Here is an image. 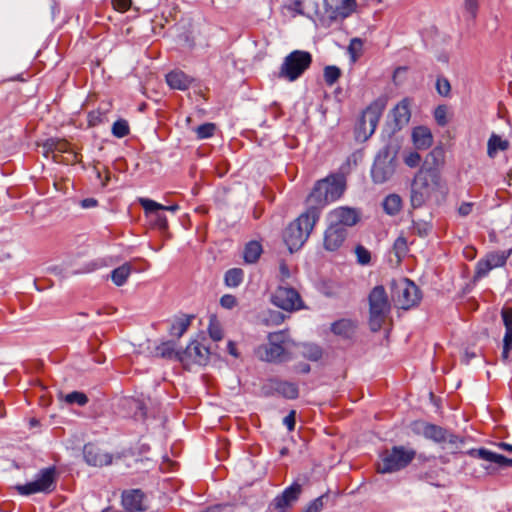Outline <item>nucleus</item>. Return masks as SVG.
Listing matches in <instances>:
<instances>
[{
	"instance_id": "9b49d317",
	"label": "nucleus",
	"mask_w": 512,
	"mask_h": 512,
	"mask_svg": "<svg viewBox=\"0 0 512 512\" xmlns=\"http://www.w3.org/2000/svg\"><path fill=\"white\" fill-rule=\"evenodd\" d=\"M56 486V470L54 467L42 469L34 481L24 485H18L17 490L22 495H31L35 493H49Z\"/></svg>"
},
{
	"instance_id": "6e6d98bb",
	"label": "nucleus",
	"mask_w": 512,
	"mask_h": 512,
	"mask_svg": "<svg viewBox=\"0 0 512 512\" xmlns=\"http://www.w3.org/2000/svg\"><path fill=\"white\" fill-rule=\"evenodd\" d=\"M285 8L293 12V16L304 14L302 0H291L288 4L285 5Z\"/></svg>"
},
{
	"instance_id": "e2e57ef3",
	"label": "nucleus",
	"mask_w": 512,
	"mask_h": 512,
	"mask_svg": "<svg viewBox=\"0 0 512 512\" xmlns=\"http://www.w3.org/2000/svg\"><path fill=\"white\" fill-rule=\"evenodd\" d=\"M281 280L284 281L290 277V270L286 263L282 262L279 266Z\"/></svg>"
},
{
	"instance_id": "4d7b16f0",
	"label": "nucleus",
	"mask_w": 512,
	"mask_h": 512,
	"mask_svg": "<svg viewBox=\"0 0 512 512\" xmlns=\"http://www.w3.org/2000/svg\"><path fill=\"white\" fill-rule=\"evenodd\" d=\"M220 304L226 309H232L236 306L237 300L235 296L231 294H225L221 297Z\"/></svg>"
},
{
	"instance_id": "c85d7f7f",
	"label": "nucleus",
	"mask_w": 512,
	"mask_h": 512,
	"mask_svg": "<svg viewBox=\"0 0 512 512\" xmlns=\"http://www.w3.org/2000/svg\"><path fill=\"white\" fill-rule=\"evenodd\" d=\"M193 316L182 315L177 317L171 323L169 333L172 337L180 338L188 330L191 325Z\"/></svg>"
},
{
	"instance_id": "2eb2a0df",
	"label": "nucleus",
	"mask_w": 512,
	"mask_h": 512,
	"mask_svg": "<svg viewBox=\"0 0 512 512\" xmlns=\"http://www.w3.org/2000/svg\"><path fill=\"white\" fill-rule=\"evenodd\" d=\"M511 250L494 251L488 253L485 258L479 260L476 265V274L478 277L486 276L492 269L502 267L510 257Z\"/></svg>"
},
{
	"instance_id": "13d9d810",
	"label": "nucleus",
	"mask_w": 512,
	"mask_h": 512,
	"mask_svg": "<svg viewBox=\"0 0 512 512\" xmlns=\"http://www.w3.org/2000/svg\"><path fill=\"white\" fill-rule=\"evenodd\" d=\"M131 0H112L113 8L119 12H126L131 7Z\"/></svg>"
},
{
	"instance_id": "5fc2aeb1",
	"label": "nucleus",
	"mask_w": 512,
	"mask_h": 512,
	"mask_svg": "<svg viewBox=\"0 0 512 512\" xmlns=\"http://www.w3.org/2000/svg\"><path fill=\"white\" fill-rule=\"evenodd\" d=\"M421 156L418 152H409L404 157V163L411 168L417 167L420 164Z\"/></svg>"
},
{
	"instance_id": "6e6552de",
	"label": "nucleus",
	"mask_w": 512,
	"mask_h": 512,
	"mask_svg": "<svg viewBox=\"0 0 512 512\" xmlns=\"http://www.w3.org/2000/svg\"><path fill=\"white\" fill-rule=\"evenodd\" d=\"M392 299L401 309H410L421 300L419 288L409 279L403 278L392 284Z\"/></svg>"
},
{
	"instance_id": "423d86ee",
	"label": "nucleus",
	"mask_w": 512,
	"mask_h": 512,
	"mask_svg": "<svg viewBox=\"0 0 512 512\" xmlns=\"http://www.w3.org/2000/svg\"><path fill=\"white\" fill-rule=\"evenodd\" d=\"M312 63V55L308 51L294 50L283 60L279 77L290 82L300 78Z\"/></svg>"
},
{
	"instance_id": "37998d69",
	"label": "nucleus",
	"mask_w": 512,
	"mask_h": 512,
	"mask_svg": "<svg viewBox=\"0 0 512 512\" xmlns=\"http://www.w3.org/2000/svg\"><path fill=\"white\" fill-rule=\"evenodd\" d=\"M208 333L210 338L214 341H220L223 338V330L221 324L215 316L210 318Z\"/></svg>"
},
{
	"instance_id": "a19ab883",
	"label": "nucleus",
	"mask_w": 512,
	"mask_h": 512,
	"mask_svg": "<svg viewBox=\"0 0 512 512\" xmlns=\"http://www.w3.org/2000/svg\"><path fill=\"white\" fill-rule=\"evenodd\" d=\"M130 134V126L127 120L118 119L112 125V135L116 138H124Z\"/></svg>"
},
{
	"instance_id": "ddd939ff",
	"label": "nucleus",
	"mask_w": 512,
	"mask_h": 512,
	"mask_svg": "<svg viewBox=\"0 0 512 512\" xmlns=\"http://www.w3.org/2000/svg\"><path fill=\"white\" fill-rule=\"evenodd\" d=\"M272 303L289 312L303 308V301L298 291L285 286H279L276 289L272 295Z\"/></svg>"
},
{
	"instance_id": "79ce46f5",
	"label": "nucleus",
	"mask_w": 512,
	"mask_h": 512,
	"mask_svg": "<svg viewBox=\"0 0 512 512\" xmlns=\"http://www.w3.org/2000/svg\"><path fill=\"white\" fill-rule=\"evenodd\" d=\"M146 216L150 217L153 224L161 230L168 228V221L166 216L162 213L163 210H156L155 212L144 211Z\"/></svg>"
},
{
	"instance_id": "72a5a7b5",
	"label": "nucleus",
	"mask_w": 512,
	"mask_h": 512,
	"mask_svg": "<svg viewBox=\"0 0 512 512\" xmlns=\"http://www.w3.org/2000/svg\"><path fill=\"white\" fill-rule=\"evenodd\" d=\"M156 354L165 359H176L181 362L182 351H176L171 341L162 342L156 347Z\"/></svg>"
},
{
	"instance_id": "864d4df0",
	"label": "nucleus",
	"mask_w": 512,
	"mask_h": 512,
	"mask_svg": "<svg viewBox=\"0 0 512 512\" xmlns=\"http://www.w3.org/2000/svg\"><path fill=\"white\" fill-rule=\"evenodd\" d=\"M326 497L327 495H321L311 501L304 512H320L324 507V498Z\"/></svg>"
},
{
	"instance_id": "f704fd0d",
	"label": "nucleus",
	"mask_w": 512,
	"mask_h": 512,
	"mask_svg": "<svg viewBox=\"0 0 512 512\" xmlns=\"http://www.w3.org/2000/svg\"><path fill=\"white\" fill-rule=\"evenodd\" d=\"M139 203L144 211L155 212L156 210L176 212L179 209L177 204L165 206L149 198H140Z\"/></svg>"
},
{
	"instance_id": "052dcab7",
	"label": "nucleus",
	"mask_w": 512,
	"mask_h": 512,
	"mask_svg": "<svg viewBox=\"0 0 512 512\" xmlns=\"http://www.w3.org/2000/svg\"><path fill=\"white\" fill-rule=\"evenodd\" d=\"M465 9L473 16H476L478 10V0H464Z\"/></svg>"
},
{
	"instance_id": "4468645a",
	"label": "nucleus",
	"mask_w": 512,
	"mask_h": 512,
	"mask_svg": "<svg viewBox=\"0 0 512 512\" xmlns=\"http://www.w3.org/2000/svg\"><path fill=\"white\" fill-rule=\"evenodd\" d=\"M301 493L302 486L294 482L273 499L269 506L270 510L273 512H287L297 502Z\"/></svg>"
},
{
	"instance_id": "4be33fe9",
	"label": "nucleus",
	"mask_w": 512,
	"mask_h": 512,
	"mask_svg": "<svg viewBox=\"0 0 512 512\" xmlns=\"http://www.w3.org/2000/svg\"><path fill=\"white\" fill-rule=\"evenodd\" d=\"M346 236L345 228H338L337 225L330 224L324 233V248L331 252L338 250L344 243Z\"/></svg>"
},
{
	"instance_id": "7c9ffc66",
	"label": "nucleus",
	"mask_w": 512,
	"mask_h": 512,
	"mask_svg": "<svg viewBox=\"0 0 512 512\" xmlns=\"http://www.w3.org/2000/svg\"><path fill=\"white\" fill-rule=\"evenodd\" d=\"M509 148V142L502 139L499 135L493 133L488 139L487 154L490 158H494L499 151H506Z\"/></svg>"
},
{
	"instance_id": "774afa93",
	"label": "nucleus",
	"mask_w": 512,
	"mask_h": 512,
	"mask_svg": "<svg viewBox=\"0 0 512 512\" xmlns=\"http://www.w3.org/2000/svg\"><path fill=\"white\" fill-rule=\"evenodd\" d=\"M499 447L506 450V451H509V452H512V445L511 444H508V443H505V442H501L499 444Z\"/></svg>"
},
{
	"instance_id": "f8f14e48",
	"label": "nucleus",
	"mask_w": 512,
	"mask_h": 512,
	"mask_svg": "<svg viewBox=\"0 0 512 512\" xmlns=\"http://www.w3.org/2000/svg\"><path fill=\"white\" fill-rule=\"evenodd\" d=\"M56 486V470L54 467L42 469L34 481L24 485H18L17 490L22 495H31L35 493H49Z\"/></svg>"
},
{
	"instance_id": "c756f323",
	"label": "nucleus",
	"mask_w": 512,
	"mask_h": 512,
	"mask_svg": "<svg viewBox=\"0 0 512 512\" xmlns=\"http://www.w3.org/2000/svg\"><path fill=\"white\" fill-rule=\"evenodd\" d=\"M410 105V100L405 98L395 106L394 118L397 125H403L409 122L411 117Z\"/></svg>"
},
{
	"instance_id": "bf43d9fd",
	"label": "nucleus",
	"mask_w": 512,
	"mask_h": 512,
	"mask_svg": "<svg viewBox=\"0 0 512 512\" xmlns=\"http://www.w3.org/2000/svg\"><path fill=\"white\" fill-rule=\"evenodd\" d=\"M295 417L296 412L294 410H291L289 414L283 419V423L289 431H293L295 429Z\"/></svg>"
},
{
	"instance_id": "473e14b6",
	"label": "nucleus",
	"mask_w": 512,
	"mask_h": 512,
	"mask_svg": "<svg viewBox=\"0 0 512 512\" xmlns=\"http://www.w3.org/2000/svg\"><path fill=\"white\" fill-rule=\"evenodd\" d=\"M132 271L131 263L126 262L111 272V279L116 286H122L126 283Z\"/></svg>"
},
{
	"instance_id": "b1692460",
	"label": "nucleus",
	"mask_w": 512,
	"mask_h": 512,
	"mask_svg": "<svg viewBox=\"0 0 512 512\" xmlns=\"http://www.w3.org/2000/svg\"><path fill=\"white\" fill-rule=\"evenodd\" d=\"M501 317L505 327L502 358L507 360L512 350V307H504L501 310Z\"/></svg>"
},
{
	"instance_id": "8fccbe9b",
	"label": "nucleus",
	"mask_w": 512,
	"mask_h": 512,
	"mask_svg": "<svg viewBox=\"0 0 512 512\" xmlns=\"http://www.w3.org/2000/svg\"><path fill=\"white\" fill-rule=\"evenodd\" d=\"M355 254L357 257V262L360 265H368L371 261V253L368 249H366L362 245H357L355 248Z\"/></svg>"
},
{
	"instance_id": "c9c22d12",
	"label": "nucleus",
	"mask_w": 512,
	"mask_h": 512,
	"mask_svg": "<svg viewBox=\"0 0 512 512\" xmlns=\"http://www.w3.org/2000/svg\"><path fill=\"white\" fill-rule=\"evenodd\" d=\"M392 168L384 163H375L371 170L372 179L375 183H383L392 175Z\"/></svg>"
},
{
	"instance_id": "680f3d73",
	"label": "nucleus",
	"mask_w": 512,
	"mask_h": 512,
	"mask_svg": "<svg viewBox=\"0 0 512 512\" xmlns=\"http://www.w3.org/2000/svg\"><path fill=\"white\" fill-rule=\"evenodd\" d=\"M474 204L472 202H463L459 208L458 213L460 216H468L473 210Z\"/></svg>"
},
{
	"instance_id": "3c124183",
	"label": "nucleus",
	"mask_w": 512,
	"mask_h": 512,
	"mask_svg": "<svg viewBox=\"0 0 512 512\" xmlns=\"http://www.w3.org/2000/svg\"><path fill=\"white\" fill-rule=\"evenodd\" d=\"M434 118L439 126L447 125V107L445 105L437 106L434 110Z\"/></svg>"
},
{
	"instance_id": "338daca9",
	"label": "nucleus",
	"mask_w": 512,
	"mask_h": 512,
	"mask_svg": "<svg viewBox=\"0 0 512 512\" xmlns=\"http://www.w3.org/2000/svg\"><path fill=\"white\" fill-rule=\"evenodd\" d=\"M407 70L406 67H398L395 71H394V74H393V80L396 81V78L398 77V75H400L401 73H405Z\"/></svg>"
},
{
	"instance_id": "bb28decb",
	"label": "nucleus",
	"mask_w": 512,
	"mask_h": 512,
	"mask_svg": "<svg viewBox=\"0 0 512 512\" xmlns=\"http://www.w3.org/2000/svg\"><path fill=\"white\" fill-rule=\"evenodd\" d=\"M111 111V104H101L97 109L92 110L87 115L88 127H96L108 122V114Z\"/></svg>"
},
{
	"instance_id": "e433bc0d",
	"label": "nucleus",
	"mask_w": 512,
	"mask_h": 512,
	"mask_svg": "<svg viewBox=\"0 0 512 512\" xmlns=\"http://www.w3.org/2000/svg\"><path fill=\"white\" fill-rule=\"evenodd\" d=\"M262 253V246L257 241H250L246 244L243 252L244 261L246 263H255Z\"/></svg>"
},
{
	"instance_id": "58836bf2",
	"label": "nucleus",
	"mask_w": 512,
	"mask_h": 512,
	"mask_svg": "<svg viewBox=\"0 0 512 512\" xmlns=\"http://www.w3.org/2000/svg\"><path fill=\"white\" fill-rule=\"evenodd\" d=\"M243 277H244V272L242 269L232 268V269H229L225 273L224 282H225L226 286H228L230 288H235V287H238L242 283Z\"/></svg>"
},
{
	"instance_id": "393cba45",
	"label": "nucleus",
	"mask_w": 512,
	"mask_h": 512,
	"mask_svg": "<svg viewBox=\"0 0 512 512\" xmlns=\"http://www.w3.org/2000/svg\"><path fill=\"white\" fill-rule=\"evenodd\" d=\"M193 77L179 69H174L166 74V82L171 89L185 91L193 83Z\"/></svg>"
},
{
	"instance_id": "5701e85b",
	"label": "nucleus",
	"mask_w": 512,
	"mask_h": 512,
	"mask_svg": "<svg viewBox=\"0 0 512 512\" xmlns=\"http://www.w3.org/2000/svg\"><path fill=\"white\" fill-rule=\"evenodd\" d=\"M466 453L471 457L479 458L487 462L494 463L501 468L512 467V459L507 458L506 456H503L501 454L492 452L486 448H472L468 450Z\"/></svg>"
},
{
	"instance_id": "4c0bfd02",
	"label": "nucleus",
	"mask_w": 512,
	"mask_h": 512,
	"mask_svg": "<svg viewBox=\"0 0 512 512\" xmlns=\"http://www.w3.org/2000/svg\"><path fill=\"white\" fill-rule=\"evenodd\" d=\"M382 206L388 215H396L401 210L402 199L397 194H390L384 199Z\"/></svg>"
},
{
	"instance_id": "09e8293b",
	"label": "nucleus",
	"mask_w": 512,
	"mask_h": 512,
	"mask_svg": "<svg viewBox=\"0 0 512 512\" xmlns=\"http://www.w3.org/2000/svg\"><path fill=\"white\" fill-rule=\"evenodd\" d=\"M216 126L213 123H204L197 127L196 134L199 139H207L214 135Z\"/></svg>"
},
{
	"instance_id": "f257e3e1",
	"label": "nucleus",
	"mask_w": 512,
	"mask_h": 512,
	"mask_svg": "<svg viewBox=\"0 0 512 512\" xmlns=\"http://www.w3.org/2000/svg\"><path fill=\"white\" fill-rule=\"evenodd\" d=\"M443 161V151L433 149L425 164L414 176L411 184V204L414 208L423 206L440 188L441 176L438 166Z\"/></svg>"
},
{
	"instance_id": "f03ea898",
	"label": "nucleus",
	"mask_w": 512,
	"mask_h": 512,
	"mask_svg": "<svg viewBox=\"0 0 512 512\" xmlns=\"http://www.w3.org/2000/svg\"><path fill=\"white\" fill-rule=\"evenodd\" d=\"M346 189L345 177L341 174H330L318 180L306 199V207L320 217L322 210L331 202L338 200Z\"/></svg>"
},
{
	"instance_id": "c03bdc74",
	"label": "nucleus",
	"mask_w": 512,
	"mask_h": 512,
	"mask_svg": "<svg viewBox=\"0 0 512 512\" xmlns=\"http://www.w3.org/2000/svg\"><path fill=\"white\" fill-rule=\"evenodd\" d=\"M341 76V70L337 66H326L324 68V80L327 85L332 86Z\"/></svg>"
},
{
	"instance_id": "49530a36",
	"label": "nucleus",
	"mask_w": 512,
	"mask_h": 512,
	"mask_svg": "<svg viewBox=\"0 0 512 512\" xmlns=\"http://www.w3.org/2000/svg\"><path fill=\"white\" fill-rule=\"evenodd\" d=\"M393 250L398 260H401L408 252L407 240L404 237H398L394 242Z\"/></svg>"
},
{
	"instance_id": "7ed1b4c3",
	"label": "nucleus",
	"mask_w": 512,
	"mask_h": 512,
	"mask_svg": "<svg viewBox=\"0 0 512 512\" xmlns=\"http://www.w3.org/2000/svg\"><path fill=\"white\" fill-rule=\"evenodd\" d=\"M320 217L317 212L306 207L284 230L283 239L290 252L299 250L308 240Z\"/></svg>"
},
{
	"instance_id": "ea45409f",
	"label": "nucleus",
	"mask_w": 512,
	"mask_h": 512,
	"mask_svg": "<svg viewBox=\"0 0 512 512\" xmlns=\"http://www.w3.org/2000/svg\"><path fill=\"white\" fill-rule=\"evenodd\" d=\"M363 41L360 38L351 39L348 46V54L352 63H355L363 54Z\"/></svg>"
},
{
	"instance_id": "2f4dec72",
	"label": "nucleus",
	"mask_w": 512,
	"mask_h": 512,
	"mask_svg": "<svg viewBox=\"0 0 512 512\" xmlns=\"http://www.w3.org/2000/svg\"><path fill=\"white\" fill-rule=\"evenodd\" d=\"M355 323L348 319H341L332 324L331 330L334 334L344 338H350L355 332Z\"/></svg>"
},
{
	"instance_id": "0e129e2a",
	"label": "nucleus",
	"mask_w": 512,
	"mask_h": 512,
	"mask_svg": "<svg viewBox=\"0 0 512 512\" xmlns=\"http://www.w3.org/2000/svg\"><path fill=\"white\" fill-rule=\"evenodd\" d=\"M227 351L233 357H235V358L239 357V353H238V350L236 348L235 342H233V341H229L228 342V344H227Z\"/></svg>"
},
{
	"instance_id": "a211bd4d",
	"label": "nucleus",
	"mask_w": 512,
	"mask_h": 512,
	"mask_svg": "<svg viewBox=\"0 0 512 512\" xmlns=\"http://www.w3.org/2000/svg\"><path fill=\"white\" fill-rule=\"evenodd\" d=\"M330 224L337 225L338 228L354 226L360 219L359 212L350 207L341 206L335 208L329 213Z\"/></svg>"
},
{
	"instance_id": "412c9836",
	"label": "nucleus",
	"mask_w": 512,
	"mask_h": 512,
	"mask_svg": "<svg viewBox=\"0 0 512 512\" xmlns=\"http://www.w3.org/2000/svg\"><path fill=\"white\" fill-rule=\"evenodd\" d=\"M83 455L86 463L90 466L102 467L112 463L111 454L91 443L84 446Z\"/></svg>"
},
{
	"instance_id": "dca6fc26",
	"label": "nucleus",
	"mask_w": 512,
	"mask_h": 512,
	"mask_svg": "<svg viewBox=\"0 0 512 512\" xmlns=\"http://www.w3.org/2000/svg\"><path fill=\"white\" fill-rule=\"evenodd\" d=\"M208 359L209 349L198 341H191L181 355V363L185 366L190 364L205 365Z\"/></svg>"
},
{
	"instance_id": "0eeeda50",
	"label": "nucleus",
	"mask_w": 512,
	"mask_h": 512,
	"mask_svg": "<svg viewBox=\"0 0 512 512\" xmlns=\"http://www.w3.org/2000/svg\"><path fill=\"white\" fill-rule=\"evenodd\" d=\"M386 102L384 99L374 100L362 112L356 127V134L358 139L367 140L375 132L378 122L385 109Z\"/></svg>"
},
{
	"instance_id": "de8ad7c7",
	"label": "nucleus",
	"mask_w": 512,
	"mask_h": 512,
	"mask_svg": "<svg viewBox=\"0 0 512 512\" xmlns=\"http://www.w3.org/2000/svg\"><path fill=\"white\" fill-rule=\"evenodd\" d=\"M65 401L68 404H78L79 406H84L88 402V397L82 392L73 391L65 396Z\"/></svg>"
},
{
	"instance_id": "39448f33",
	"label": "nucleus",
	"mask_w": 512,
	"mask_h": 512,
	"mask_svg": "<svg viewBox=\"0 0 512 512\" xmlns=\"http://www.w3.org/2000/svg\"><path fill=\"white\" fill-rule=\"evenodd\" d=\"M268 343L255 349L256 357L265 362H280L284 360L289 335L286 331H277L268 334Z\"/></svg>"
},
{
	"instance_id": "6ab92c4d",
	"label": "nucleus",
	"mask_w": 512,
	"mask_h": 512,
	"mask_svg": "<svg viewBox=\"0 0 512 512\" xmlns=\"http://www.w3.org/2000/svg\"><path fill=\"white\" fill-rule=\"evenodd\" d=\"M326 11L331 19H344L356 10V0H324Z\"/></svg>"
},
{
	"instance_id": "20e7f679",
	"label": "nucleus",
	"mask_w": 512,
	"mask_h": 512,
	"mask_svg": "<svg viewBox=\"0 0 512 512\" xmlns=\"http://www.w3.org/2000/svg\"><path fill=\"white\" fill-rule=\"evenodd\" d=\"M369 300V325L373 332L379 331L391 310L385 288L381 285L375 286L368 297Z\"/></svg>"
},
{
	"instance_id": "9d476101",
	"label": "nucleus",
	"mask_w": 512,
	"mask_h": 512,
	"mask_svg": "<svg viewBox=\"0 0 512 512\" xmlns=\"http://www.w3.org/2000/svg\"><path fill=\"white\" fill-rule=\"evenodd\" d=\"M46 154L51 153L55 162L72 164L80 161V155L66 139L49 138L44 144Z\"/></svg>"
},
{
	"instance_id": "cd10ccee",
	"label": "nucleus",
	"mask_w": 512,
	"mask_h": 512,
	"mask_svg": "<svg viewBox=\"0 0 512 512\" xmlns=\"http://www.w3.org/2000/svg\"><path fill=\"white\" fill-rule=\"evenodd\" d=\"M272 388L287 399H296L299 395L298 386L288 381H272Z\"/></svg>"
},
{
	"instance_id": "69168bd1",
	"label": "nucleus",
	"mask_w": 512,
	"mask_h": 512,
	"mask_svg": "<svg viewBox=\"0 0 512 512\" xmlns=\"http://www.w3.org/2000/svg\"><path fill=\"white\" fill-rule=\"evenodd\" d=\"M96 204H97V201L95 199H92V198L85 199L82 202L83 207H86V208L87 207L95 206Z\"/></svg>"
},
{
	"instance_id": "1a4fd4ad",
	"label": "nucleus",
	"mask_w": 512,
	"mask_h": 512,
	"mask_svg": "<svg viewBox=\"0 0 512 512\" xmlns=\"http://www.w3.org/2000/svg\"><path fill=\"white\" fill-rule=\"evenodd\" d=\"M415 451L403 446H394L390 451L381 455L380 473H391L405 468L415 457Z\"/></svg>"
},
{
	"instance_id": "603ef678",
	"label": "nucleus",
	"mask_w": 512,
	"mask_h": 512,
	"mask_svg": "<svg viewBox=\"0 0 512 512\" xmlns=\"http://www.w3.org/2000/svg\"><path fill=\"white\" fill-rule=\"evenodd\" d=\"M436 90L437 92L444 97L449 96L451 91V86L448 79L444 77H439L436 81Z\"/></svg>"
},
{
	"instance_id": "f3484780",
	"label": "nucleus",
	"mask_w": 512,
	"mask_h": 512,
	"mask_svg": "<svg viewBox=\"0 0 512 512\" xmlns=\"http://www.w3.org/2000/svg\"><path fill=\"white\" fill-rule=\"evenodd\" d=\"M412 430L414 433L421 434L435 443L443 444L446 442L448 430L441 426L424 421H415L412 423Z\"/></svg>"
},
{
	"instance_id": "a878e982",
	"label": "nucleus",
	"mask_w": 512,
	"mask_h": 512,
	"mask_svg": "<svg viewBox=\"0 0 512 512\" xmlns=\"http://www.w3.org/2000/svg\"><path fill=\"white\" fill-rule=\"evenodd\" d=\"M412 141L414 146L419 150L430 148L433 143L431 130L425 126L415 127L412 131Z\"/></svg>"
},
{
	"instance_id": "a18cd8bd",
	"label": "nucleus",
	"mask_w": 512,
	"mask_h": 512,
	"mask_svg": "<svg viewBox=\"0 0 512 512\" xmlns=\"http://www.w3.org/2000/svg\"><path fill=\"white\" fill-rule=\"evenodd\" d=\"M448 447L452 450L453 453L458 452L460 447L465 443V439L459 435H456L451 432H447L446 442Z\"/></svg>"
},
{
	"instance_id": "aec40b11",
	"label": "nucleus",
	"mask_w": 512,
	"mask_h": 512,
	"mask_svg": "<svg viewBox=\"0 0 512 512\" xmlns=\"http://www.w3.org/2000/svg\"><path fill=\"white\" fill-rule=\"evenodd\" d=\"M121 502L125 512H142L147 509L145 494L140 489L124 491Z\"/></svg>"
}]
</instances>
